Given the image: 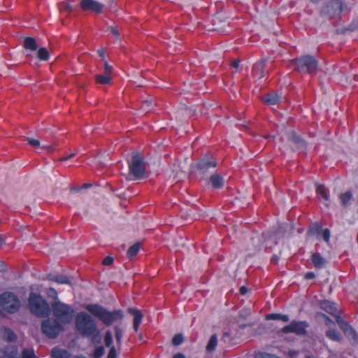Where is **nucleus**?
Listing matches in <instances>:
<instances>
[{
  "mask_svg": "<svg viewBox=\"0 0 358 358\" xmlns=\"http://www.w3.org/2000/svg\"><path fill=\"white\" fill-rule=\"evenodd\" d=\"M86 309L106 326H110L113 322L122 320L124 318V313L122 310L117 309L109 311L97 303L88 304Z\"/></svg>",
  "mask_w": 358,
  "mask_h": 358,
  "instance_id": "f257e3e1",
  "label": "nucleus"
},
{
  "mask_svg": "<svg viewBox=\"0 0 358 358\" xmlns=\"http://www.w3.org/2000/svg\"><path fill=\"white\" fill-rule=\"evenodd\" d=\"M28 306L30 312L39 317H45L50 313V307L41 294L31 292L28 298Z\"/></svg>",
  "mask_w": 358,
  "mask_h": 358,
  "instance_id": "f03ea898",
  "label": "nucleus"
},
{
  "mask_svg": "<svg viewBox=\"0 0 358 358\" xmlns=\"http://www.w3.org/2000/svg\"><path fill=\"white\" fill-rule=\"evenodd\" d=\"M290 64L296 71L313 75L316 73L318 62L317 59L310 55H302L290 60Z\"/></svg>",
  "mask_w": 358,
  "mask_h": 358,
  "instance_id": "7ed1b4c3",
  "label": "nucleus"
},
{
  "mask_svg": "<svg viewBox=\"0 0 358 358\" xmlns=\"http://www.w3.org/2000/svg\"><path fill=\"white\" fill-rule=\"evenodd\" d=\"M51 310L56 320L59 322L68 324L73 320L75 310L69 304L64 303L60 301H55L51 304Z\"/></svg>",
  "mask_w": 358,
  "mask_h": 358,
  "instance_id": "20e7f679",
  "label": "nucleus"
},
{
  "mask_svg": "<svg viewBox=\"0 0 358 358\" xmlns=\"http://www.w3.org/2000/svg\"><path fill=\"white\" fill-rule=\"evenodd\" d=\"M75 324L77 331L85 337L93 334L97 327L95 320L85 312H80L77 314Z\"/></svg>",
  "mask_w": 358,
  "mask_h": 358,
  "instance_id": "39448f33",
  "label": "nucleus"
},
{
  "mask_svg": "<svg viewBox=\"0 0 358 358\" xmlns=\"http://www.w3.org/2000/svg\"><path fill=\"white\" fill-rule=\"evenodd\" d=\"M129 176L134 180L142 178L145 173L144 158L139 152H134L128 161Z\"/></svg>",
  "mask_w": 358,
  "mask_h": 358,
  "instance_id": "423d86ee",
  "label": "nucleus"
},
{
  "mask_svg": "<svg viewBox=\"0 0 358 358\" xmlns=\"http://www.w3.org/2000/svg\"><path fill=\"white\" fill-rule=\"evenodd\" d=\"M0 306L7 313L13 314L20 309V301L14 293L4 292L0 294Z\"/></svg>",
  "mask_w": 358,
  "mask_h": 358,
  "instance_id": "0eeeda50",
  "label": "nucleus"
},
{
  "mask_svg": "<svg viewBox=\"0 0 358 358\" xmlns=\"http://www.w3.org/2000/svg\"><path fill=\"white\" fill-rule=\"evenodd\" d=\"M41 331L49 338H56L64 330L62 325L56 320L46 319L41 322Z\"/></svg>",
  "mask_w": 358,
  "mask_h": 358,
  "instance_id": "6e6552de",
  "label": "nucleus"
},
{
  "mask_svg": "<svg viewBox=\"0 0 358 358\" xmlns=\"http://www.w3.org/2000/svg\"><path fill=\"white\" fill-rule=\"evenodd\" d=\"M343 8L342 2L339 0H331L320 10V15L334 17L341 14Z\"/></svg>",
  "mask_w": 358,
  "mask_h": 358,
  "instance_id": "1a4fd4ad",
  "label": "nucleus"
},
{
  "mask_svg": "<svg viewBox=\"0 0 358 358\" xmlns=\"http://www.w3.org/2000/svg\"><path fill=\"white\" fill-rule=\"evenodd\" d=\"M308 323L306 321L293 320L289 324L285 326L282 331L285 334L294 333L298 336H304L307 333Z\"/></svg>",
  "mask_w": 358,
  "mask_h": 358,
  "instance_id": "9d476101",
  "label": "nucleus"
},
{
  "mask_svg": "<svg viewBox=\"0 0 358 358\" xmlns=\"http://www.w3.org/2000/svg\"><path fill=\"white\" fill-rule=\"evenodd\" d=\"M217 162L209 157L201 158L196 164L197 171L201 175L205 176L211 169L217 166Z\"/></svg>",
  "mask_w": 358,
  "mask_h": 358,
  "instance_id": "9b49d317",
  "label": "nucleus"
},
{
  "mask_svg": "<svg viewBox=\"0 0 358 358\" xmlns=\"http://www.w3.org/2000/svg\"><path fill=\"white\" fill-rule=\"evenodd\" d=\"M80 8L84 11H92L101 13L103 9V5L95 0H81Z\"/></svg>",
  "mask_w": 358,
  "mask_h": 358,
  "instance_id": "f8f14e48",
  "label": "nucleus"
},
{
  "mask_svg": "<svg viewBox=\"0 0 358 358\" xmlns=\"http://www.w3.org/2000/svg\"><path fill=\"white\" fill-rule=\"evenodd\" d=\"M266 66V59H262L257 62L252 68V76L259 80L265 76V68Z\"/></svg>",
  "mask_w": 358,
  "mask_h": 358,
  "instance_id": "ddd939ff",
  "label": "nucleus"
},
{
  "mask_svg": "<svg viewBox=\"0 0 358 358\" xmlns=\"http://www.w3.org/2000/svg\"><path fill=\"white\" fill-rule=\"evenodd\" d=\"M128 313L134 316V322L133 327L136 332L138 331L139 326L142 322L143 315L140 310L135 309L133 308H129L128 309Z\"/></svg>",
  "mask_w": 358,
  "mask_h": 358,
  "instance_id": "4468645a",
  "label": "nucleus"
},
{
  "mask_svg": "<svg viewBox=\"0 0 358 358\" xmlns=\"http://www.w3.org/2000/svg\"><path fill=\"white\" fill-rule=\"evenodd\" d=\"M311 260L316 269L323 268L327 264V260L318 252H314L312 254Z\"/></svg>",
  "mask_w": 358,
  "mask_h": 358,
  "instance_id": "2eb2a0df",
  "label": "nucleus"
},
{
  "mask_svg": "<svg viewBox=\"0 0 358 358\" xmlns=\"http://www.w3.org/2000/svg\"><path fill=\"white\" fill-rule=\"evenodd\" d=\"M210 182L214 189H221L224 186V178L219 173L212 174L210 177Z\"/></svg>",
  "mask_w": 358,
  "mask_h": 358,
  "instance_id": "dca6fc26",
  "label": "nucleus"
},
{
  "mask_svg": "<svg viewBox=\"0 0 358 358\" xmlns=\"http://www.w3.org/2000/svg\"><path fill=\"white\" fill-rule=\"evenodd\" d=\"M1 337L3 340L8 342H14L17 339V336L14 331L8 327H4L1 329Z\"/></svg>",
  "mask_w": 358,
  "mask_h": 358,
  "instance_id": "f3484780",
  "label": "nucleus"
},
{
  "mask_svg": "<svg viewBox=\"0 0 358 358\" xmlns=\"http://www.w3.org/2000/svg\"><path fill=\"white\" fill-rule=\"evenodd\" d=\"M320 307L327 313L334 315L337 313L336 304L334 302L325 300L320 303Z\"/></svg>",
  "mask_w": 358,
  "mask_h": 358,
  "instance_id": "a211bd4d",
  "label": "nucleus"
},
{
  "mask_svg": "<svg viewBox=\"0 0 358 358\" xmlns=\"http://www.w3.org/2000/svg\"><path fill=\"white\" fill-rule=\"evenodd\" d=\"M48 279L51 281L62 285H71L70 280L66 275H50Z\"/></svg>",
  "mask_w": 358,
  "mask_h": 358,
  "instance_id": "6ab92c4d",
  "label": "nucleus"
},
{
  "mask_svg": "<svg viewBox=\"0 0 358 358\" xmlns=\"http://www.w3.org/2000/svg\"><path fill=\"white\" fill-rule=\"evenodd\" d=\"M266 320H282L284 322L289 321V317L287 315H282L280 313H270L266 316Z\"/></svg>",
  "mask_w": 358,
  "mask_h": 358,
  "instance_id": "aec40b11",
  "label": "nucleus"
},
{
  "mask_svg": "<svg viewBox=\"0 0 358 358\" xmlns=\"http://www.w3.org/2000/svg\"><path fill=\"white\" fill-rule=\"evenodd\" d=\"M336 322L341 329H343L345 332H347L350 330L352 333L354 334L355 336L357 338V335L354 329L351 327V326L343 320L340 316L336 317Z\"/></svg>",
  "mask_w": 358,
  "mask_h": 358,
  "instance_id": "412c9836",
  "label": "nucleus"
},
{
  "mask_svg": "<svg viewBox=\"0 0 358 358\" xmlns=\"http://www.w3.org/2000/svg\"><path fill=\"white\" fill-rule=\"evenodd\" d=\"M23 46L27 50L35 51L37 50V44L36 40L33 37H26L24 39Z\"/></svg>",
  "mask_w": 358,
  "mask_h": 358,
  "instance_id": "4be33fe9",
  "label": "nucleus"
},
{
  "mask_svg": "<svg viewBox=\"0 0 358 358\" xmlns=\"http://www.w3.org/2000/svg\"><path fill=\"white\" fill-rule=\"evenodd\" d=\"M316 194L317 196L322 199L325 201H329V198L327 194V190L324 185H317L316 187Z\"/></svg>",
  "mask_w": 358,
  "mask_h": 358,
  "instance_id": "5701e85b",
  "label": "nucleus"
},
{
  "mask_svg": "<svg viewBox=\"0 0 358 358\" xmlns=\"http://www.w3.org/2000/svg\"><path fill=\"white\" fill-rule=\"evenodd\" d=\"M264 101L270 105L277 104L280 100V96L275 93H269L264 96Z\"/></svg>",
  "mask_w": 358,
  "mask_h": 358,
  "instance_id": "b1692460",
  "label": "nucleus"
},
{
  "mask_svg": "<svg viewBox=\"0 0 358 358\" xmlns=\"http://www.w3.org/2000/svg\"><path fill=\"white\" fill-rule=\"evenodd\" d=\"M217 345V336L216 334H213L210 336L208 343L206 345V350L207 352H213Z\"/></svg>",
  "mask_w": 358,
  "mask_h": 358,
  "instance_id": "393cba45",
  "label": "nucleus"
},
{
  "mask_svg": "<svg viewBox=\"0 0 358 358\" xmlns=\"http://www.w3.org/2000/svg\"><path fill=\"white\" fill-rule=\"evenodd\" d=\"M95 80L97 83L101 85H108L111 83L112 81V77L111 76H107V75H101V74H96L95 75Z\"/></svg>",
  "mask_w": 358,
  "mask_h": 358,
  "instance_id": "a878e982",
  "label": "nucleus"
},
{
  "mask_svg": "<svg viewBox=\"0 0 358 358\" xmlns=\"http://www.w3.org/2000/svg\"><path fill=\"white\" fill-rule=\"evenodd\" d=\"M37 58L40 61H48L50 59V53L46 48L42 47L38 49Z\"/></svg>",
  "mask_w": 358,
  "mask_h": 358,
  "instance_id": "bb28decb",
  "label": "nucleus"
},
{
  "mask_svg": "<svg viewBox=\"0 0 358 358\" xmlns=\"http://www.w3.org/2000/svg\"><path fill=\"white\" fill-rule=\"evenodd\" d=\"M140 248H141L140 243H136L134 245H132L131 246H130L129 248V249L127 250V252L128 258L132 259L133 257H134L138 253Z\"/></svg>",
  "mask_w": 358,
  "mask_h": 358,
  "instance_id": "cd10ccee",
  "label": "nucleus"
},
{
  "mask_svg": "<svg viewBox=\"0 0 358 358\" xmlns=\"http://www.w3.org/2000/svg\"><path fill=\"white\" fill-rule=\"evenodd\" d=\"M90 338L91 343L93 344H100L101 342V336L100 331L97 329V327L95 328V331H93V334L87 336Z\"/></svg>",
  "mask_w": 358,
  "mask_h": 358,
  "instance_id": "c85d7f7f",
  "label": "nucleus"
},
{
  "mask_svg": "<svg viewBox=\"0 0 358 358\" xmlns=\"http://www.w3.org/2000/svg\"><path fill=\"white\" fill-rule=\"evenodd\" d=\"M326 336L329 339L334 341H339L341 339V335L336 329H329L326 332Z\"/></svg>",
  "mask_w": 358,
  "mask_h": 358,
  "instance_id": "c756f323",
  "label": "nucleus"
},
{
  "mask_svg": "<svg viewBox=\"0 0 358 358\" xmlns=\"http://www.w3.org/2000/svg\"><path fill=\"white\" fill-rule=\"evenodd\" d=\"M352 197V194L350 191H347L342 193L339 196V199L343 206H346Z\"/></svg>",
  "mask_w": 358,
  "mask_h": 358,
  "instance_id": "7c9ffc66",
  "label": "nucleus"
},
{
  "mask_svg": "<svg viewBox=\"0 0 358 358\" xmlns=\"http://www.w3.org/2000/svg\"><path fill=\"white\" fill-rule=\"evenodd\" d=\"M114 331H115V337L116 343L118 345H120L122 344L123 331L120 328V327H119L117 325L114 327Z\"/></svg>",
  "mask_w": 358,
  "mask_h": 358,
  "instance_id": "2f4dec72",
  "label": "nucleus"
},
{
  "mask_svg": "<svg viewBox=\"0 0 358 358\" xmlns=\"http://www.w3.org/2000/svg\"><path fill=\"white\" fill-rule=\"evenodd\" d=\"M113 338L112 333L110 330H107L104 335V343L107 348L115 347L113 345Z\"/></svg>",
  "mask_w": 358,
  "mask_h": 358,
  "instance_id": "473e14b6",
  "label": "nucleus"
},
{
  "mask_svg": "<svg viewBox=\"0 0 358 358\" xmlns=\"http://www.w3.org/2000/svg\"><path fill=\"white\" fill-rule=\"evenodd\" d=\"M288 139L296 145H299L303 143L301 137L294 132H291L289 134Z\"/></svg>",
  "mask_w": 358,
  "mask_h": 358,
  "instance_id": "72a5a7b5",
  "label": "nucleus"
},
{
  "mask_svg": "<svg viewBox=\"0 0 358 358\" xmlns=\"http://www.w3.org/2000/svg\"><path fill=\"white\" fill-rule=\"evenodd\" d=\"M105 353V348L103 345L96 347L94 350L92 358H101Z\"/></svg>",
  "mask_w": 358,
  "mask_h": 358,
  "instance_id": "f704fd0d",
  "label": "nucleus"
},
{
  "mask_svg": "<svg viewBox=\"0 0 358 358\" xmlns=\"http://www.w3.org/2000/svg\"><path fill=\"white\" fill-rule=\"evenodd\" d=\"M64 353H66V351L55 348L52 350L51 355L53 358H64Z\"/></svg>",
  "mask_w": 358,
  "mask_h": 358,
  "instance_id": "c9c22d12",
  "label": "nucleus"
},
{
  "mask_svg": "<svg viewBox=\"0 0 358 358\" xmlns=\"http://www.w3.org/2000/svg\"><path fill=\"white\" fill-rule=\"evenodd\" d=\"M22 358H37L31 349H24L22 352Z\"/></svg>",
  "mask_w": 358,
  "mask_h": 358,
  "instance_id": "e433bc0d",
  "label": "nucleus"
},
{
  "mask_svg": "<svg viewBox=\"0 0 358 358\" xmlns=\"http://www.w3.org/2000/svg\"><path fill=\"white\" fill-rule=\"evenodd\" d=\"M183 342V336L181 334H176L172 338V343L173 345H179Z\"/></svg>",
  "mask_w": 358,
  "mask_h": 358,
  "instance_id": "4c0bfd02",
  "label": "nucleus"
},
{
  "mask_svg": "<svg viewBox=\"0 0 358 358\" xmlns=\"http://www.w3.org/2000/svg\"><path fill=\"white\" fill-rule=\"evenodd\" d=\"M117 353L115 347L109 348V352L107 358H117Z\"/></svg>",
  "mask_w": 358,
  "mask_h": 358,
  "instance_id": "58836bf2",
  "label": "nucleus"
},
{
  "mask_svg": "<svg viewBox=\"0 0 358 358\" xmlns=\"http://www.w3.org/2000/svg\"><path fill=\"white\" fill-rule=\"evenodd\" d=\"M48 295L53 299H57L58 293L55 288H49L47 292Z\"/></svg>",
  "mask_w": 358,
  "mask_h": 358,
  "instance_id": "ea45409f",
  "label": "nucleus"
},
{
  "mask_svg": "<svg viewBox=\"0 0 358 358\" xmlns=\"http://www.w3.org/2000/svg\"><path fill=\"white\" fill-rule=\"evenodd\" d=\"M112 66L109 65L107 62H104V74L107 76H111L112 73Z\"/></svg>",
  "mask_w": 358,
  "mask_h": 358,
  "instance_id": "a19ab883",
  "label": "nucleus"
},
{
  "mask_svg": "<svg viewBox=\"0 0 358 358\" xmlns=\"http://www.w3.org/2000/svg\"><path fill=\"white\" fill-rule=\"evenodd\" d=\"M27 143L33 147H37L40 145V141L38 139L27 138Z\"/></svg>",
  "mask_w": 358,
  "mask_h": 358,
  "instance_id": "79ce46f5",
  "label": "nucleus"
},
{
  "mask_svg": "<svg viewBox=\"0 0 358 358\" xmlns=\"http://www.w3.org/2000/svg\"><path fill=\"white\" fill-rule=\"evenodd\" d=\"M322 238L325 242H329L330 238V231L328 229H325L322 233Z\"/></svg>",
  "mask_w": 358,
  "mask_h": 358,
  "instance_id": "37998d69",
  "label": "nucleus"
},
{
  "mask_svg": "<svg viewBox=\"0 0 358 358\" xmlns=\"http://www.w3.org/2000/svg\"><path fill=\"white\" fill-rule=\"evenodd\" d=\"M113 263V258L110 256H107L106 257L103 262H102V264L105 266H110Z\"/></svg>",
  "mask_w": 358,
  "mask_h": 358,
  "instance_id": "c03bdc74",
  "label": "nucleus"
},
{
  "mask_svg": "<svg viewBox=\"0 0 358 358\" xmlns=\"http://www.w3.org/2000/svg\"><path fill=\"white\" fill-rule=\"evenodd\" d=\"M43 149H45L48 152H52L53 151L55 150L56 149V145H43L41 147Z\"/></svg>",
  "mask_w": 358,
  "mask_h": 358,
  "instance_id": "a18cd8bd",
  "label": "nucleus"
},
{
  "mask_svg": "<svg viewBox=\"0 0 358 358\" xmlns=\"http://www.w3.org/2000/svg\"><path fill=\"white\" fill-rule=\"evenodd\" d=\"M75 155H76V152H71L69 155L62 157L60 158V161H63V162L67 161V160L71 159L72 157H73Z\"/></svg>",
  "mask_w": 358,
  "mask_h": 358,
  "instance_id": "49530a36",
  "label": "nucleus"
},
{
  "mask_svg": "<svg viewBox=\"0 0 358 358\" xmlns=\"http://www.w3.org/2000/svg\"><path fill=\"white\" fill-rule=\"evenodd\" d=\"M110 29V33L114 36H115L116 38H117L119 36V31H118V29L115 27H110L109 28Z\"/></svg>",
  "mask_w": 358,
  "mask_h": 358,
  "instance_id": "de8ad7c7",
  "label": "nucleus"
},
{
  "mask_svg": "<svg viewBox=\"0 0 358 358\" xmlns=\"http://www.w3.org/2000/svg\"><path fill=\"white\" fill-rule=\"evenodd\" d=\"M315 278V274L312 271L307 272L304 275V278L306 280H311Z\"/></svg>",
  "mask_w": 358,
  "mask_h": 358,
  "instance_id": "09e8293b",
  "label": "nucleus"
},
{
  "mask_svg": "<svg viewBox=\"0 0 358 358\" xmlns=\"http://www.w3.org/2000/svg\"><path fill=\"white\" fill-rule=\"evenodd\" d=\"M5 357L6 358H20L19 357H17L16 351H12L9 353L6 354Z\"/></svg>",
  "mask_w": 358,
  "mask_h": 358,
  "instance_id": "8fccbe9b",
  "label": "nucleus"
},
{
  "mask_svg": "<svg viewBox=\"0 0 358 358\" xmlns=\"http://www.w3.org/2000/svg\"><path fill=\"white\" fill-rule=\"evenodd\" d=\"M322 231V227L320 225H317L314 228L311 229V232L315 234H320Z\"/></svg>",
  "mask_w": 358,
  "mask_h": 358,
  "instance_id": "3c124183",
  "label": "nucleus"
},
{
  "mask_svg": "<svg viewBox=\"0 0 358 358\" xmlns=\"http://www.w3.org/2000/svg\"><path fill=\"white\" fill-rule=\"evenodd\" d=\"M240 62L239 60L234 59L231 63V66L234 69H237L239 66Z\"/></svg>",
  "mask_w": 358,
  "mask_h": 358,
  "instance_id": "603ef678",
  "label": "nucleus"
},
{
  "mask_svg": "<svg viewBox=\"0 0 358 358\" xmlns=\"http://www.w3.org/2000/svg\"><path fill=\"white\" fill-rule=\"evenodd\" d=\"M240 294L242 295H245L248 292V288L245 286H242L240 288Z\"/></svg>",
  "mask_w": 358,
  "mask_h": 358,
  "instance_id": "864d4df0",
  "label": "nucleus"
},
{
  "mask_svg": "<svg viewBox=\"0 0 358 358\" xmlns=\"http://www.w3.org/2000/svg\"><path fill=\"white\" fill-rule=\"evenodd\" d=\"M173 358H185V355L180 352L176 354Z\"/></svg>",
  "mask_w": 358,
  "mask_h": 358,
  "instance_id": "5fc2aeb1",
  "label": "nucleus"
},
{
  "mask_svg": "<svg viewBox=\"0 0 358 358\" xmlns=\"http://www.w3.org/2000/svg\"><path fill=\"white\" fill-rule=\"evenodd\" d=\"M271 262H272L273 263L277 264V263H278V257H275H275H273L272 258V259H271Z\"/></svg>",
  "mask_w": 358,
  "mask_h": 358,
  "instance_id": "6e6d98bb",
  "label": "nucleus"
},
{
  "mask_svg": "<svg viewBox=\"0 0 358 358\" xmlns=\"http://www.w3.org/2000/svg\"><path fill=\"white\" fill-rule=\"evenodd\" d=\"M4 244V241L1 236H0V248Z\"/></svg>",
  "mask_w": 358,
  "mask_h": 358,
  "instance_id": "4d7b16f0",
  "label": "nucleus"
},
{
  "mask_svg": "<svg viewBox=\"0 0 358 358\" xmlns=\"http://www.w3.org/2000/svg\"><path fill=\"white\" fill-rule=\"evenodd\" d=\"M320 0H311L313 3H318Z\"/></svg>",
  "mask_w": 358,
  "mask_h": 358,
  "instance_id": "13d9d810",
  "label": "nucleus"
},
{
  "mask_svg": "<svg viewBox=\"0 0 358 358\" xmlns=\"http://www.w3.org/2000/svg\"><path fill=\"white\" fill-rule=\"evenodd\" d=\"M90 185V184H85V185H83V187L87 188V187H88Z\"/></svg>",
  "mask_w": 358,
  "mask_h": 358,
  "instance_id": "bf43d9fd",
  "label": "nucleus"
},
{
  "mask_svg": "<svg viewBox=\"0 0 358 358\" xmlns=\"http://www.w3.org/2000/svg\"><path fill=\"white\" fill-rule=\"evenodd\" d=\"M98 52H99V55H102V54H103V51H102V50H99V51H98Z\"/></svg>",
  "mask_w": 358,
  "mask_h": 358,
  "instance_id": "052dcab7",
  "label": "nucleus"
},
{
  "mask_svg": "<svg viewBox=\"0 0 358 358\" xmlns=\"http://www.w3.org/2000/svg\"><path fill=\"white\" fill-rule=\"evenodd\" d=\"M66 8H67L68 10H71V8H70V6H67Z\"/></svg>",
  "mask_w": 358,
  "mask_h": 358,
  "instance_id": "680f3d73",
  "label": "nucleus"
}]
</instances>
